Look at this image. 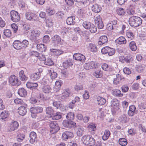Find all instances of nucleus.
Listing matches in <instances>:
<instances>
[{"mask_svg": "<svg viewBox=\"0 0 146 146\" xmlns=\"http://www.w3.org/2000/svg\"><path fill=\"white\" fill-rule=\"evenodd\" d=\"M43 109L41 107H33L31 108L30 109V111L32 113H38L42 112Z\"/></svg>", "mask_w": 146, "mask_h": 146, "instance_id": "11", "label": "nucleus"}, {"mask_svg": "<svg viewBox=\"0 0 146 146\" xmlns=\"http://www.w3.org/2000/svg\"><path fill=\"white\" fill-rule=\"evenodd\" d=\"M40 76L41 75L40 72H35L31 75L30 78L33 80L36 81L40 78Z\"/></svg>", "mask_w": 146, "mask_h": 146, "instance_id": "22", "label": "nucleus"}, {"mask_svg": "<svg viewBox=\"0 0 146 146\" xmlns=\"http://www.w3.org/2000/svg\"><path fill=\"white\" fill-rule=\"evenodd\" d=\"M53 43L56 45L60 44L61 43V39L60 37L58 35H55L52 38Z\"/></svg>", "mask_w": 146, "mask_h": 146, "instance_id": "23", "label": "nucleus"}, {"mask_svg": "<svg viewBox=\"0 0 146 146\" xmlns=\"http://www.w3.org/2000/svg\"><path fill=\"white\" fill-rule=\"evenodd\" d=\"M38 86V84L36 83H32L30 82H28L26 84L27 88L32 89H35V88L37 87Z\"/></svg>", "mask_w": 146, "mask_h": 146, "instance_id": "30", "label": "nucleus"}, {"mask_svg": "<svg viewBox=\"0 0 146 146\" xmlns=\"http://www.w3.org/2000/svg\"><path fill=\"white\" fill-rule=\"evenodd\" d=\"M27 19L29 20H35L36 15L35 13L31 12H27L25 14Z\"/></svg>", "mask_w": 146, "mask_h": 146, "instance_id": "20", "label": "nucleus"}, {"mask_svg": "<svg viewBox=\"0 0 146 146\" xmlns=\"http://www.w3.org/2000/svg\"><path fill=\"white\" fill-rule=\"evenodd\" d=\"M19 126L18 122L17 121L12 122L9 127L8 130L9 131H14L17 129Z\"/></svg>", "mask_w": 146, "mask_h": 146, "instance_id": "12", "label": "nucleus"}, {"mask_svg": "<svg viewBox=\"0 0 146 146\" xmlns=\"http://www.w3.org/2000/svg\"><path fill=\"white\" fill-rule=\"evenodd\" d=\"M75 19V17L74 16L68 17L66 20L67 24L68 25H74L76 23Z\"/></svg>", "mask_w": 146, "mask_h": 146, "instance_id": "27", "label": "nucleus"}, {"mask_svg": "<svg viewBox=\"0 0 146 146\" xmlns=\"http://www.w3.org/2000/svg\"><path fill=\"white\" fill-rule=\"evenodd\" d=\"M41 34L40 31L37 29H35L31 31V36L32 40H36L40 36Z\"/></svg>", "mask_w": 146, "mask_h": 146, "instance_id": "9", "label": "nucleus"}, {"mask_svg": "<svg viewBox=\"0 0 146 146\" xmlns=\"http://www.w3.org/2000/svg\"><path fill=\"white\" fill-rule=\"evenodd\" d=\"M62 124L65 127L70 128L75 126L76 123L70 121L64 120L63 121Z\"/></svg>", "mask_w": 146, "mask_h": 146, "instance_id": "14", "label": "nucleus"}, {"mask_svg": "<svg viewBox=\"0 0 146 146\" xmlns=\"http://www.w3.org/2000/svg\"><path fill=\"white\" fill-rule=\"evenodd\" d=\"M18 94L22 97H25L27 95V91L23 88H19L18 91Z\"/></svg>", "mask_w": 146, "mask_h": 146, "instance_id": "28", "label": "nucleus"}, {"mask_svg": "<svg viewBox=\"0 0 146 146\" xmlns=\"http://www.w3.org/2000/svg\"><path fill=\"white\" fill-rule=\"evenodd\" d=\"M70 91L68 89H66L62 94V99L66 98L69 96Z\"/></svg>", "mask_w": 146, "mask_h": 146, "instance_id": "44", "label": "nucleus"}, {"mask_svg": "<svg viewBox=\"0 0 146 146\" xmlns=\"http://www.w3.org/2000/svg\"><path fill=\"white\" fill-rule=\"evenodd\" d=\"M82 141L86 145L93 146L96 143L95 140L92 137L89 135H86L82 137Z\"/></svg>", "mask_w": 146, "mask_h": 146, "instance_id": "2", "label": "nucleus"}, {"mask_svg": "<svg viewBox=\"0 0 146 146\" xmlns=\"http://www.w3.org/2000/svg\"><path fill=\"white\" fill-rule=\"evenodd\" d=\"M92 24L90 22L85 21L83 23L82 25L85 29H89Z\"/></svg>", "mask_w": 146, "mask_h": 146, "instance_id": "57", "label": "nucleus"}, {"mask_svg": "<svg viewBox=\"0 0 146 146\" xmlns=\"http://www.w3.org/2000/svg\"><path fill=\"white\" fill-rule=\"evenodd\" d=\"M14 102L16 104H18L20 105L25 106H27V104L25 103L21 99L19 98H17L15 99Z\"/></svg>", "mask_w": 146, "mask_h": 146, "instance_id": "38", "label": "nucleus"}, {"mask_svg": "<svg viewBox=\"0 0 146 146\" xmlns=\"http://www.w3.org/2000/svg\"><path fill=\"white\" fill-rule=\"evenodd\" d=\"M126 35L128 38L131 40L134 38V35L133 33L130 30L127 31L126 32Z\"/></svg>", "mask_w": 146, "mask_h": 146, "instance_id": "50", "label": "nucleus"}, {"mask_svg": "<svg viewBox=\"0 0 146 146\" xmlns=\"http://www.w3.org/2000/svg\"><path fill=\"white\" fill-rule=\"evenodd\" d=\"M9 113L7 111H4L1 112L0 114L1 119L4 121L6 120V119L9 116Z\"/></svg>", "mask_w": 146, "mask_h": 146, "instance_id": "32", "label": "nucleus"}, {"mask_svg": "<svg viewBox=\"0 0 146 146\" xmlns=\"http://www.w3.org/2000/svg\"><path fill=\"white\" fill-rule=\"evenodd\" d=\"M97 101L98 104L100 105H104L106 101V99L100 96H98L97 97Z\"/></svg>", "mask_w": 146, "mask_h": 146, "instance_id": "35", "label": "nucleus"}, {"mask_svg": "<svg viewBox=\"0 0 146 146\" xmlns=\"http://www.w3.org/2000/svg\"><path fill=\"white\" fill-rule=\"evenodd\" d=\"M9 83L13 86H18L20 84L18 78L14 75L11 76L9 79Z\"/></svg>", "mask_w": 146, "mask_h": 146, "instance_id": "6", "label": "nucleus"}, {"mask_svg": "<svg viewBox=\"0 0 146 146\" xmlns=\"http://www.w3.org/2000/svg\"><path fill=\"white\" fill-rule=\"evenodd\" d=\"M119 144L122 146H125L126 145L127 143V140L124 138H121L119 140Z\"/></svg>", "mask_w": 146, "mask_h": 146, "instance_id": "45", "label": "nucleus"}, {"mask_svg": "<svg viewBox=\"0 0 146 146\" xmlns=\"http://www.w3.org/2000/svg\"><path fill=\"white\" fill-rule=\"evenodd\" d=\"M29 45V42L26 40H24L21 42L22 48L27 47Z\"/></svg>", "mask_w": 146, "mask_h": 146, "instance_id": "58", "label": "nucleus"}, {"mask_svg": "<svg viewBox=\"0 0 146 146\" xmlns=\"http://www.w3.org/2000/svg\"><path fill=\"white\" fill-rule=\"evenodd\" d=\"M46 113L51 117L54 113V111L52 107H48L46 108Z\"/></svg>", "mask_w": 146, "mask_h": 146, "instance_id": "34", "label": "nucleus"}, {"mask_svg": "<svg viewBox=\"0 0 146 146\" xmlns=\"http://www.w3.org/2000/svg\"><path fill=\"white\" fill-rule=\"evenodd\" d=\"M73 133L70 131H66L63 133L62 138L63 140H66L68 139L74 137Z\"/></svg>", "mask_w": 146, "mask_h": 146, "instance_id": "10", "label": "nucleus"}, {"mask_svg": "<svg viewBox=\"0 0 146 146\" xmlns=\"http://www.w3.org/2000/svg\"><path fill=\"white\" fill-rule=\"evenodd\" d=\"M127 13L128 15H133L135 13V12L133 9H132L131 8L129 7L127 10Z\"/></svg>", "mask_w": 146, "mask_h": 146, "instance_id": "62", "label": "nucleus"}, {"mask_svg": "<svg viewBox=\"0 0 146 146\" xmlns=\"http://www.w3.org/2000/svg\"><path fill=\"white\" fill-rule=\"evenodd\" d=\"M66 117L69 121L73 120L74 118V113L71 112L68 113L66 116Z\"/></svg>", "mask_w": 146, "mask_h": 146, "instance_id": "41", "label": "nucleus"}, {"mask_svg": "<svg viewBox=\"0 0 146 146\" xmlns=\"http://www.w3.org/2000/svg\"><path fill=\"white\" fill-rule=\"evenodd\" d=\"M50 51L54 53V54L56 55H60L64 53V51L60 50L50 49Z\"/></svg>", "mask_w": 146, "mask_h": 146, "instance_id": "36", "label": "nucleus"}, {"mask_svg": "<svg viewBox=\"0 0 146 146\" xmlns=\"http://www.w3.org/2000/svg\"><path fill=\"white\" fill-rule=\"evenodd\" d=\"M51 90V88L48 86H44L42 88V91L45 93H49L50 92Z\"/></svg>", "mask_w": 146, "mask_h": 146, "instance_id": "47", "label": "nucleus"}, {"mask_svg": "<svg viewBox=\"0 0 146 146\" xmlns=\"http://www.w3.org/2000/svg\"><path fill=\"white\" fill-rule=\"evenodd\" d=\"M90 32L92 33H96L97 30V27L93 24H92L90 27L89 29Z\"/></svg>", "mask_w": 146, "mask_h": 146, "instance_id": "52", "label": "nucleus"}, {"mask_svg": "<svg viewBox=\"0 0 146 146\" xmlns=\"http://www.w3.org/2000/svg\"><path fill=\"white\" fill-rule=\"evenodd\" d=\"M115 52V50L113 48H111L109 47V49H108V53L109 56H112L113 55Z\"/></svg>", "mask_w": 146, "mask_h": 146, "instance_id": "64", "label": "nucleus"}, {"mask_svg": "<svg viewBox=\"0 0 146 146\" xmlns=\"http://www.w3.org/2000/svg\"><path fill=\"white\" fill-rule=\"evenodd\" d=\"M94 76L97 78H100L102 76V73L101 70L96 71L93 74Z\"/></svg>", "mask_w": 146, "mask_h": 146, "instance_id": "51", "label": "nucleus"}, {"mask_svg": "<svg viewBox=\"0 0 146 146\" xmlns=\"http://www.w3.org/2000/svg\"><path fill=\"white\" fill-rule=\"evenodd\" d=\"M11 19L13 22H17L20 20V16L19 13L15 11H12L10 13Z\"/></svg>", "mask_w": 146, "mask_h": 146, "instance_id": "4", "label": "nucleus"}, {"mask_svg": "<svg viewBox=\"0 0 146 146\" xmlns=\"http://www.w3.org/2000/svg\"><path fill=\"white\" fill-rule=\"evenodd\" d=\"M13 46L15 49L17 50H19L22 48L21 42L19 40H15L13 42Z\"/></svg>", "mask_w": 146, "mask_h": 146, "instance_id": "25", "label": "nucleus"}, {"mask_svg": "<svg viewBox=\"0 0 146 146\" xmlns=\"http://www.w3.org/2000/svg\"><path fill=\"white\" fill-rule=\"evenodd\" d=\"M62 84V82L61 80L56 81L55 83V88L57 89V90H59L60 89Z\"/></svg>", "mask_w": 146, "mask_h": 146, "instance_id": "40", "label": "nucleus"}, {"mask_svg": "<svg viewBox=\"0 0 146 146\" xmlns=\"http://www.w3.org/2000/svg\"><path fill=\"white\" fill-rule=\"evenodd\" d=\"M129 47L133 51H135L137 49V46L135 42L131 41L130 43Z\"/></svg>", "mask_w": 146, "mask_h": 146, "instance_id": "46", "label": "nucleus"}, {"mask_svg": "<svg viewBox=\"0 0 146 146\" xmlns=\"http://www.w3.org/2000/svg\"><path fill=\"white\" fill-rule=\"evenodd\" d=\"M108 41V38L107 36L105 35H103L100 37L98 43L99 45H101L106 43Z\"/></svg>", "mask_w": 146, "mask_h": 146, "instance_id": "21", "label": "nucleus"}, {"mask_svg": "<svg viewBox=\"0 0 146 146\" xmlns=\"http://www.w3.org/2000/svg\"><path fill=\"white\" fill-rule=\"evenodd\" d=\"M88 128L91 131H94L96 129V126L95 124L91 123L88 126Z\"/></svg>", "mask_w": 146, "mask_h": 146, "instance_id": "56", "label": "nucleus"}, {"mask_svg": "<svg viewBox=\"0 0 146 146\" xmlns=\"http://www.w3.org/2000/svg\"><path fill=\"white\" fill-rule=\"evenodd\" d=\"M110 135V132L108 130H106L104 132V134L102 137L103 140H106L109 138Z\"/></svg>", "mask_w": 146, "mask_h": 146, "instance_id": "39", "label": "nucleus"}, {"mask_svg": "<svg viewBox=\"0 0 146 146\" xmlns=\"http://www.w3.org/2000/svg\"><path fill=\"white\" fill-rule=\"evenodd\" d=\"M37 48L41 52H45L46 49V46L43 44H38L36 46Z\"/></svg>", "mask_w": 146, "mask_h": 146, "instance_id": "37", "label": "nucleus"}, {"mask_svg": "<svg viewBox=\"0 0 146 146\" xmlns=\"http://www.w3.org/2000/svg\"><path fill=\"white\" fill-rule=\"evenodd\" d=\"M127 117L125 114L121 115L118 119L120 122L124 123H126L127 122Z\"/></svg>", "mask_w": 146, "mask_h": 146, "instance_id": "48", "label": "nucleus"}, {"mask_svg": "<svg viewBox=\"0 0 146 146\" xmlns=\"http://www.w3.org/2000/svg\"><path fill=\"white\" fill-rule=\"evenodd\" d=\"M29 137L30 138L29 141L31 143L33 144L35 141H37V135L35 132H31L29 134Z\"/></svg>", "mask_w": 146, "mask_h": 146, "instance_id": "16", "label": "nucleus"}, {"mask_svg": "<svg viewBox=\"0 0 146 146\" xmlns=\"http://www.w3.org/2000/svg\"><path fill=\"white\" fill-rule=\"evenodd\" d=\"M46 11L48 13L49 15L50 16L53 15L55 13V11L54 10L50 8L46 9Z\"/></svg>", "mask_w": 146, "mask_h": 146, "instance_id": "63", "label": "nucleus"}, {"mask_svg": "<svg viewBox=\"0 0 146 146\" xmlns=\"http://www.w3.org/2000/svg\"><path fill=\"white\" fill-rule=\"evenodd\" d=\"M84 131V129L82 128L79 127L77 131V135L79 136H81L83 134Z\"/></svg>", "mask_w": 146, "mask_h": 146, "instance_id": "60", "label": "nucleus"}, {"mask_svg": "<svg viewBox=\"0 0 146 146\" xmlns=\"http://www.w3.org/2000/svg\"><path fill=\"white\" fill-rule=\"evenodd\" d=\"M119 101L116 99H113L111 101V106L112 107V111L115 112L119 108Z\"/></svg>", "mask_w": 146, "mask_h": 146, "instance_id": "7", "label": "nucleus"}, {"mask_svg": "<svg viewBox=\"0 0 146 146\" xmlns=\"http://www.w3.org/2000/svg\"><path fill=\"white\" fill-rule=\"evenodd\" d=\"M99 64L96 62L92 61L86 63L84 65V68L86 70L98 68Z\"/></svg>", "mask_w": 146, "mask_h": 146, "instance_id": "5", "label": "nucleus"}, {"mask_svg": "<svg viewBox=\"0 0 146 146\" xmlns=\"http://www.w3.org/2000/svg\"><path fill=\"white\" fill-rule=\"evenodd\" d=\"M19 76L21 80L23 81H26L28 79V77L24 74V71L23 70L19 72Z\"/></svg>", "mask_w": 146, "mask_h": 146, "instance_id": "29", "label": "nucleus"}, {"mask_svg": "<svg viewBox=\"0 0 146 146\" xmlns=\"http://www.w3.org/2000/svg\"><path fill=\"white\" fill-rule=\"evenodd\" d=\"M89 49L92 52H96L98 51L97 46L94 44L90 43L89 44Z\"/></svg>", "mask_w": 146, "mask_h": 146, "instance_id": "31", "label": "nucleus"}, {"mask_svg": "<svg viewBox=\"0 0 146 146\" xmlns=\"http://www.w3.org/2000/svg\"><path fill=\"white\" fill-rule=\"evenodd\" d=\"M78 2H79L80 5L82 6H86L87 5V1L86 0H74Z\"/></svg>", "mask_w": 146, "mask_h": 146, "instance_id": "61", "label": "nucleus"}, {"mask_svg": "<svg viewBox=\"0 0 146 146\" xmlns=\"http://www.w3.org/2000/svg\"><path fill=\"white\" fill-rule=\"evenodd\" d=\"M73 58L76 60L80 61L82 62H84L86 59L84 56L80 53L74 54Z\"/></svg>", "mask_w": 146, "mask_h": 146, "instance_id": "13", "label": "nucleus"}, {"mask_svg": "<svg viewBox=\"0 0 146 146\" xmlns=\"http://www.w3.org/2000/svg\"><path fill=\"white\" fill-rule=\"evenodd\" d=\"M3 33L4 35L7 37H9L11 36L12 33L10 30L9 29L5 30Z\"/></svg>", "mask_w": 146, "mask_h": 146, "instance_id": "59", "label": "nucleus"}, {"mask_svg": "<svg viewBox=\"0 0 146 146\" xmlns=\"http://www.w3.org/2000/svg\"><path fill=\"white\" fill-rule=\"evenodd\" d=\"M52 119L54 120H57L60 119L61 117V113L60 112H57L55 114H53L52 116Z\"/></svg>", "mask_w": 146, "mask_h": 146, "instance_id": "43", "label": "nucleus"}, {"mask_svg": "<svg viewBox=\"0 0 146 146\" xmlns=\"http://www.w3.org/2000/svg\"><path fill=\"white\" fill-rule=\"evenodd\" d=\"M49 126L50 132L52 134L56 133L60 129V127L56 121H51L50 123Z\"/></svg>", "mask_w": 146, "mask_h": 146, "instance_id": "3", "label": "nucleus"}, {"mask_svg": "<svg viewBox=\"0 0 146 146\" xmlns=\"http://www.w3.org/2000/svg\"><path fill=\"white\" fill-rule=\"evenodd\" d=\"M70 28L68 27H63L61 29L60 31V34L62 35L63 38L66 36V33H69Z\"/></svg>", "mask_w": 146, "mask_h": 146, "instance_id": "26", "label": "nucleus"}, {"mask_svg": "<svg viewBox=\"0 0 146 146\" xmlns=\"http://www.w3.org/2000/svg\"><path fill=\"white\" fill-rule=\"evenodd\" d=\"M129 24L131 27H137L141 25L142 20L139 17L133 16L129 18Z\"/></svg>", "mask_w": 146, "mask_h": 146, "instance_id": "1", "label": "nucleus"}, {"mask_svg": "<svg viewBox=\"0 0 146 146\" xmlns=\"http://www.w3.org/2000/svg\"><path fill=\"white\" fill-rule=\"evenodd\" d=\"M136 107L134 105H132L129 107V110L128 112V114L129 116H133L135 113H137V112L135 110Z\"/></svg>", "mask_w": 146, "mask_h": 146, "instance_id": "17", "label": "nucleus"}, {"mask_svg": "<svg viewBox=\"0 0 146 146\" xmlns=\"http://www.w3.org/2000/svg\"><path fill=\"white\" fill-rule=\"evenodd\" d=\"M102 67L103 70L108 71H111L113 69V67L110 66H108L106 63L103 64L102 65Z\"/></svg>", "mask_w": 146, "mask_h": 146, "instance_id": "33", "label": "nucleus"}, {"mask_svg": "<svg viewBox=\"0 0 146 146\" xmlns=\"http://www.w3.org/2000/svg\"><path fill=\"white\" fill-rule=\"evenodd\" d=\"M144 65H139L137 66L136 67V70L138 72H141L143 71L144 68Z\"/></svg>", "mask_w": 146, "mask_h": 146, "instance_id": "54", "label": "nucleus"}, {"mask_svg": "<svg viewBox=\"0 0 146 146\" xmlns=\"http://www.w3.org/2000/svg\"><path fill=\"white\" fill-rule=\"evenodd\" d=\"M121 80V78L120 75L119 74L117 75L116 76V78H115L113 80V84L115 85L118 84Z\"/></svg>", "mask_w": 146, "mask_h": 146, "instance_id": "49", "label": "nucleus"}, {"mask_svg": "<svg viewBox=\"0 0 146 146\" xmlns=\"http://www.w3.org/2000/svg\"><path fill=\"white\" fill-rule=\"evenodd\" d=\"M113 94L114 95L119 97H121L123 95L121 93V92L119 90L116 89L113 90Z\"/></svg>", "mask_w": 146, "mask_h": 146, "instance_id": "42", "label": "nucleus"}, {"mask_svg": "<svg viewBox=\"0 0 146 146\" xmlns=\"http://www.w3.org/2000/svg\"><path fill=\"white\" fill-rule=\"evenodd\" d=\"M102 9L101 7L96 4H92L91 6V9L94 12L98 13L100 12Z\"/></svg>", "mask_w": 146, "mask_h": 146, "instance_id": "19", "label": "nucleus"}, {"mask_svg": "<svg viewBox=\"0 0 146 146\" xmlns=\"http://www.w3.org/2000/svg\"><path fill=\"white\" fill-rule=\"evenodd\" d=\"M117 12L119 15H123L125 13V11L123 8H119L117 10Z\"/></svg>", "mask_w": 146, "mask_h": 146, "instance_id": "55", "label": "nucleus"}, {"mask_svg": "<svg viewBox=\"0 0 146 146\" xmlns=\"http://www.w3.org/2000/svg\"><path fill=\"white\" fill-rule=\"evenodd\" d=\"M119 61L122 63L125 62L126 63H132L133 60V58L131 56H121L119 57Z\"/></svg>", "mask_w": 146, "mask_h": 146, "instance_id": "8", "label": "nucleus"}, {"mask_svg": "<svg viewBox=\"0 0 146 146\" xmlns=\"http://www.w3.org/2000/svg\"><path fill=\"white\" fill-rule=\"evenodd\" d=\"M26 106H23L19 107L18 109V112L19 114L22 116H23L26 114L27 112V109Z\"/></svg>", "mask_w": 146, "mask_h": 146, "instance_id": "15", "label": "nucleus"}, {"mask_svg": "<svg viewBox=\"0 0 146 146\" xmlns=\"http://www.w3.org/2000/svg\"><path fill=\"white\" fill-rule=\"evenodd\" d=\"M44 61V64L47 65L51 66L53 65L54 64L53 61L50 58L46 59Z\"/></svg>", "mask_w": 146, "mask_h": 146, "instance_id": "53", "label": "nucleus"}, {"mask_svg": "<svg viewBox=\"0 0 146 146\" xmlns=\"http://www.w3.org/2000/svg\"><path fill=\"white\" fill-rule=\"evenodd\" d=\"M73 64V61L72 59L69 58L63 62V66L64 68H67L72 65Z\"/></svg>", "mask_w": 146, "mask_h": 146, "instance_id": "18", "label": "nucleus"}, {"mask_svg": "<svg viewBox=\"0 0 146 146\" xmlns=\"http://www.w3.org/2000/svg\"><path fill=\"white\" fill-rule=\"evenodd\" d=\"M115 42L119 44H125L126 40L125 38L123 36H120L116 39Z\"/></svg>", "mask_w": 146, "mask_h": 146, "instance_id": "24", "label": "nucleus"}]
</instances>
